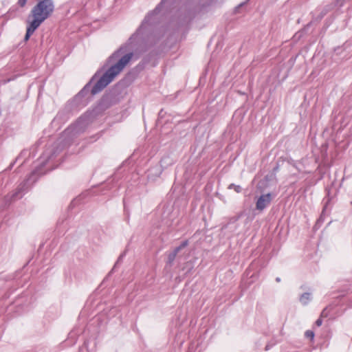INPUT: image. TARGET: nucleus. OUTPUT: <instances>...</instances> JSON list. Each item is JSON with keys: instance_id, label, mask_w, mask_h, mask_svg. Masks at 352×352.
I'll return each instance as SVG.
<instances>
[{"instance_id": "f257e3e1", "label": "nucleus", "mask_w": 352, "mask_h": 352, "mask_svg": "<svg viewBox=\"0 0 352 352\" xmlns=\"http://www.w3.org/2000/svg\"><path fill=\"white\" fill-rule=\"evenodd\" d=\"M181 0H162L154 10L144 19L140 27L129 37L127 42L120 46L108 58L109 69L97 80L91 89V95L100 92L119 74L135 57L148 51L160 39L159 25L164 9H170Z\"/></svg>"}, {"instance_id": "f03ea898", "label": "nucleus", "mask_w": 352, "mask_h": 352, "mask_svg": "<svg viewBox=\"0 0 352 352\" xmlns=\"http://www.w3.org/2000/svg\"><path fill=\"white\" fill-rule=\"evenodd\" d=\"M57 145L58 143H56L53 146L47 148L40 159L41 167L37 168L32 171L25 179L18 185L15 190L5 197L4 200L6 204H10L13 201L21 199L32 188L38 177L45 173L42 172V167L45 166L50 160L59 153L60 150L57 147Z\"/></svg>"}, {"instance_id": "7ed1b4c3", "label": "nucleus", "mask_w": 352, "mask_h": 352, "mask_svg": "<svg viewBox=\"0 0 352 352\" xmlns=\"http://www.w3.org/2000/svg\"><path fill=\"white\" fill-rule=\"evenodd\" d=\"M98 77V73H96L91 79L90 82L87 83L84 88L74 97L73 100L69 102L65 107L64 109L59 111L56 117L54 118L53 122L62 123L65 122L69 118V113L72 110L74 106L84 107L87 104V99H83L89 93L91 89V84L95 81Z\"/></svg>"}, {"instance_id": "20e7f679", "label": "nucleus", "mask_w": 352, "mask_h": 352, "mask_svg": "<svg viewBox=\"0 0 352 352\" xmlns=\"http://www.w3.org/2000/svg\"><path fill=\"white\" fill-rule=\"evenodd\" d=\"M54 7L52 0L40 1L32 10V16L45 21L53 12Z\"/></svg>"}, {"instance_id": "39448f33", "label": "nucleus", "mask_w": 352, "mask_h": 352, "mask_svg": "<svg viewBox=\"0 0 352 352\" xmlns=\"http://www.w3.org/2000/svg\"><path fill=\"white\" fill-rule=\"evenodd\" d=\"M113 289H111V297H104L102 296L99 294V293L96 291L94 294L89 296L87 302L86 306L91 308H98L104 305H107V301H110L113 300V296L115 294V291H113Z\"/></svg>"}, {"instance_id": "423d86ee", "label": "nucleus", "mask_w": 352, "mask_h": 352, "mask_svg": "<svg viewBox=\"0 0 352 352\" xmlns=\"http://www.w3.org/2000/svg\"><path fill=\"white\" fill-rule=\"evenodd\" d=\"M173 160L169 156H164L160 161V166H157L150 170L148 176L153 174V173H154L157 176H160L162 173L163 168L173 164Z\"/></svg>"}, {"instance_id": "0eeeda50", "label": "nucleus", "mask_w": 352, "mask_h": 352, "mask_svg": "<svg viewBox=\"0 0 352 352\" xmlns=\"http://www.w3.org/2000/svg\"><path fill=\"white\" fill-rule=\"evenodd\" d=\"M85 125V118H80L74 125L71 126L64 131V134L67 135L72 133L74 134L80 133L83 131Z\"/></svg>"}, {"instance_id": "6e6552de", "label": "nucleus", "mask_w": 352, "mask_h": 352, "mask_svg": "<svg viewBox=\"0 0 352 352\" xmlns=\"http://www.w3.org/2000/svg\"><path fill=\"white\" fill-rule=\"evenodd\" d=\"M272 194L267 193L261 195L256 201V208L258 210H263L272 201Z\"/></svg>"}, {"instance_id": "1a4fd4ad", "label": "nucleus", "mask_w": 352, "mask_h": 352, "mask_svg": "<svg viewBox=\"0 0 352 352\" xmlns=\"http://www.w3.org/2000/svg\"><path fill=\"white\" fill-rule=\"evenodd\" d=\"M188 241L187 240L184 241L178 247L175 248L171 252H170L168 255L167 264L171 265L176 256L183 249H184L188 245Z\"/></svg>"}, {"instance_id": "9d476101", "label": "nucleus", "mask_w": 352, "mask_h": 352, "mask_svg": "<svg viewBox=\"0 0 352 352\" xmlns=\"http://www.w3.org/2000/svg\"><path fill=\"white\" fill-rule=\"evenodd\" d=\"M34 19L30 23L27 27V31L30 33H34V31L40 26V25L44 21L42 19L36 16H33Z\"/></svg>"}, {"instance_id": "9b49d317", "label": "nucleus", "mask_w": 352, "mask_h": 352, "mask_svg": "<svg viewBox=\"0 0 352 352\" xmlns=\"http://www.w3.org/2000/svg\"><path fill=\"white\" fill-rule=\"evenodd\" d=\"M311 300V294L310 292H305L302 294L300 297V301L302 305L305 306Z\"/></svg>"}, {"instance_id": "f8f14e48", "label": "nucleus", "mask_w": 352, "mask_h": 352, "mask_svg": "<svg viewBox=\"0 0 352 352\" xmlns=\"http://www.w3.org/2000/svg\"><path fill=\"white\" fill-rule=\"evenodd\" d=\"M187 270L184 273V275L187 276L188 274H190L192 270L193 269V265L191 262H187L185 264V266L182 268V270Z\"/></svg>"}, {"instance_id": "ddd939ff", "label": "nucleus", "mask_w": 352, "mask_h": 352, "mask_svg": "<svg viewBox=\"0 0 352 352\" xmlns=\"http://www.w3.org/2000/svg\"><path fill=\"white\" fill-rule=\"evenodd\" d=\"M229 189H233L235 192L239 193L242 190V188L239 185H236L234 184H230L228 186Z\"/></svg>"}, {"instance_id": "4468645a", "label": "nucleus", "mask_w": 352, "mask_h": 352, "mask_svg": "<svg viewBox=\"0 0 352 352\" xmlns=\"http://www.w3.org/2000/svg\"><path fill=\"white\" fill-rule=\"evenodd\" d=\"M28 153V151H25V150L22 151L21 152V153L19 154V155L16 157V160H15L14 162H13L10 164V166L9 168H10V169H11V168H12V167L14 166V164L15 162H16V161H17L19 159H20L21 157L26 155Z\"/></svg>"}, {"instance_id": "2eb2a0df", "label": "nucleus", "mask_w": 352, "mask_h": 352, "mask_svg": "<svg viewBox=\"0 0 352 352\" xmlns=\"http://www.w3.org/2000/svg\"><path fill=\"white\" fill-rule=\"evenodd\" d=\"M324 210L325 209H323L319 219H318V221H317L318 223H322L324 221Z\"/></svg>"}, {"instance_id": "dca6fc26", "label": "nucleus", "mask_w": 352, "mask_h": 352, "mask_svg": "<svg viewBox=\"0 0 352 352\" xmlns=\"http://www.w3.org/2000/svg\"><path fill=\"white\" fill-rule=\"evenodd\" d=\"M305 336L307 338H309L311 339H313L314 337V333L312 331L308 330L305 332Z\"/></svg>"}, {"instance_id": "f3484780", "label": "nucleus", "mask_w": 352, "mask_h": 352, "mask_svg": "<svg viewBox=\"0 0 352 352\" xmlns=\"http://www.w3.org/2000/svg\"><path fill=\"white\" fill-rule=\"evenodd\" d=\"M27 1L28 0H19L18 1V5L20 6V7H24L27 3Z\"/></svg>"}, {"instance_id": "a211bd4d", "label": "nucleus", "mask_w": 352, "mask_h": 352, "mask_svg": "<svg viewBox=\"0 0 352 352\" xmlns=\"http://www.w3.org/2000/svg\"><path fill=\"white\" fill-rule=\"evenodd\" d=\"M125 256V252L122 253V254L120 255V256L118 257V260H117V262L115 264V266H116L117 264H118L120 262L122 261V258H124V256Z\"/></svg>"}, {"instance_id": "6ab92c4d", "label": "nucleus", "mask_w": 352, "mask_h": 352, "mask_svg": "<svg viewBox=\"0 0 352 352\" xmlns=\"http://www.w3.org/2000/svg\"><path fill=\"white\" fill-rule=\"evenodd\" d=\"M247 1L245 2H243L241 3H240L239 5H238L235 8H234V12H238V10L239 9H240L241 7H243L245 4H246Z\"/></svg>"}, {"instance_id": "aec40b11", "label": "nucleus", "mask_w": 352, "mask_h": 352, "mask_svg": "<svg viewBox=\"0 0 352 352\" xmlns=\"http://www.w3.org/2000/svg\"><path fill=\"white\" fill-rule=\"evenodd\" d=\"M190 19H191V14L189 12H188L186 14H185V16H184L185 21H188Z\"/></svg>"}, {"instance_id": "412c9836", "label": "nucleus", "mask_w": 352, "mask_h": 352, "mask_svg": "<svg viewBox=\"0 0 352 352\" xmlns=\"http://www.w3.org/2000/svg\"><path fill=\"white\" fill-rule=\"evenodd\" d=\"M322 323V319L320 318H318V319L316 321L315 324H316L317 327H320V326H321Z\"/></svg>"}, {"instance_id": "4be33fe9", "label": "nucleus", "mask_w": 352, "mask_h": 352, "mask_svg": "<svg viewBox=\"0 0 352 352\" xmlns=\"http://www.w3.org/2000/svg\"><path fill=\"white\" fill-rule=\"evenodd\" d=\"M32 34L33 33H30L28 31H26V34H25V40L28 41Z\"/></svg>"}, {"instance_id": "5701e85b", "label": "nucleus", "mask_w": 352, "mask_h": 352, "mask_svg": "<svg viewBox=\"0 0 352 352\" xmlns=\"http://www.w3.org/2000/svg\"><path fill=\"white\" fill-rule=\"evenodd\" d=\"M327 309H323L322 313H321V317H327V314L326 313V311Z\"/></svg>"}, {"instance_id": "b1692460", "label": "nucleus", "mask_w": 352, "mask_h": 352, "mask_svg": "<svg viewBox=\"0 0 352 352\" xmlns=\"http://www.w3.org/2000/svg\"><path fill=\"white\" fill-rule=\"evenodd\" d=\"M276 281L278 282V283L280 282V278L276 277Z\"/></svg>"}, {"instance_id": "393cba45", "label": "nucleus", "mask_w": 352, "mask_h": 352, "mask_svg": "<svg viewBox=\"0 0 352 352\" xmlns=\"http://www.w3.org/2000/svg\"><path fill=\"white\" fill-rule=\"evenodd\" d=\"M269 349H270V346H269V345H267V346H265V350H266V351H267V350H269Z\"/></svg>"}]
</instances>
